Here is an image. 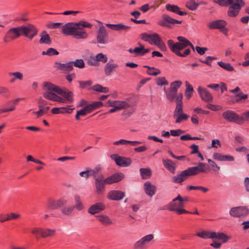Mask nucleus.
<instances>
[{"instance_id": "47", "label": "nucleus", "mask_w": 249, "mask_h": 249, "mask_svg": "<svg viewBox=\"0 0 249 249\" xmlns=\"http://www.w3.org/2000/svg\"><path fill=\"white\" fill-rule=\"evenodd\" d=\"M182 85L181 81H175L170 84V89L177 93L178 89Z\"/></svg>"}, {"instance_id": "42", "label": "nucleus", "mask_w": 249, "mask_h": 249, "mask_svg": "<svg viewBox=\"0 0 249 249\" xmlns=\"http://www.w3.org/2000/svg\"><path fill=\"white\" fill-rule=\"evenodd\" d=\"M143 67L148 69L147 73L148 75L157 76L160 73V70L159 69H156L154 67H151L147 65L144 66Z\"/></svg>"}, {"instance_id": "2", "label": "nucleus", "mask_w": 249, "mask_h": 249, "mask_svg": "<svg viewBox=\"0 0 249 249\" xmlns=\"http://www.w3.org/2000/svg\"><path fill=\"white\" fill-rule=\"evenodd\" d=\"M177 39L178 42L176 43H175L172 39L168 40L167 45L171 51L177 56L183 57H186L190 53V49H186L183 53H181L180 51L188 46L190 41L181 36L177 37Z\"/></svg>"}, {"instance_id": "32", "label": "nucleus", "mask_w": 249, "mask_h": 249, "mask_svg": "<svg viewBox=\"0 0 249 249\" xmlns=\"http://www.w3.org/2000/svg\"><path fill=\"white\" fill-rule=\"evenodd\" d=\"M165 8L167 11L178 14L180 16H184L187 14L185 12L180 11L179 7L176 5L167 4L165 6Z\"/></svg>"}, {"instance_id": "5", "label": "nucleus", "mask_w": 249, "mask_h": 249, "mask_svg": "<svg viewBox=\"0 0 249 249\" xmlns=\"http://www.w3.org/2000/svg\"><path fill=\"white\" fill-rule=\"evenodd\" d=\"M196 235L203 239L216 238L221 240L223 243L227 242L230 239L229 237L223 232H216L205 230L197 232Z\"/></svg>"}, {"instance_id": "64", "label": "nucleus", "mask_w": 249, "mask_h": 249, "mask_svg": "<svg viewBox=\"0 0 249 249\" xmlns=\"http://www.w3.org/2000/svg\"><path fill=\"white\" fill-rule=\"evenodd\" d=\"M87 113L85 112L83 108L78 110L77 111L76 114L75 116V118L76 120H80V116H85Z\"/></svg>"}, {"instance_id": "43", "label": "nucleus", "mask_w": 249, "mask_h": 249, "mask_svg": "<svg viewBox=\"0 0 249 249\" xmlns=\"http://www.w3.org/2000/svg\"><path fill=\"white\" fill-rule=\"evenodd\" d=\"M248 94L242 92H239L235 94L236 100L235 101L238 103H245V100L248 98Z\"/></svg>"}, {"instance_id": "61", "label": "nucleus", "mask_w": 249, "mask_h": 249, "mask_svg": "<svg viewBox=\"0 0 249 249\" xmlns=\"http://www.w3.org/2000/svg\"><path fill=\"white\" fill-rule=\"evenodd\" d=\"M0 94L8 97L10 95L9 89L6 87L0 86Z\"/></svg>"}, {"instance_id": "22", "label": "nucleus", "mask_w": 249, "mask_h": 249, "mask_svg": "<svg viewBox=\"0 0 249 249\" xmlns=\"http://www.w3.org/2000/svg\"><path fill=\"white\" fill-rule=\"evenodd\" d=\"M106 209V205L103 202H97L89 207L88 212L91 214H94L104 211Z\"/></svg>"}, {"instance_id": "30", "label": "nucleus", "mask_w": 249, "mask_h": 249, "mask_svg": "<svg viewBox=\"0 0 249 249\" xmlns=\"http://www.w3.org/2000/svg\"><path fill=\"white\" fill-rule=\"evenodd\" d=\"M227 25L226 21L223 20H215L211 22L209 25L208 27L211 29H223Z\"/></svg>"}, {"instance_id": "24", "label": "nucleus", "mask_w": 249, "mask_h": 249, "mask_svg": "<svg viewBox=\"0 0 249 249\" xmlns=\"http://www.w3.org/2000/svg\"><path fill=\"white\" fill-rule=\"evenodd\" d=\"M197 91L203 101L208 102L213 100V97L212 95L206 89L199 86L198 88Z\"/></svg>"}, {"instance_id": "11", "label": "nucleus", "mask_w": 249, "mask_h": 249, "mask_svg": "<svg viewBox=\"0 0 249 249\" xmlns=\"http://www.w3.org/2000/svg\"><path fill=\"white\" fill-rule=\"evenodd\" d=\"M21 36L19 26L13 27L8 30L6 33L3 38V41L4 42L7 43L19 38Z\"/></svg>"}, {"instance_id": "56", "label": "nucleus", "mask_w": 249, "mask_h": 249, "mask_svg": "<svg viewBox=\"0 0 249 249\" xmlns=\"http://www.w3.org/2000/svg\"><path fill=\"white\" fill-rule=\"evenodd\" d=\"M41 227H34L31 230V233L36 236V239H38L39 238V235L41 236Z\"/></svg>"}, {"instance_id": "50", "label": "nucleus", "mask_w": 249, "mask_h": 249, "mask_svg": "<svg viewBox=\"0 0 249 249\" xmlns=\"http://www.w3.org/2000/svg\"><path fill=\"white\" fill-rule=\"evenodd\" d=\"M74 208V207L73 206L65 207L61 209V212L63 215L69 216L72 213Z\"/></svg>"}, {"instance_id": "41", "label": "nucleus", "mask_w": 249, "mask_h": 249, "mask_svg": "<svg viewBox=\"0 0 249 249\" xmlns=\"http://www.w3.org/2000/svg\"><path fill=\"white\" fill-rule=\"evenodd\" d=\"M128 51L130 53H135L136 55H143V45L142 44H140L139 47H136L134 49L130 48L128 50Z\"/></svg>"}, {"instance_id": "7", "label": "nucleus", "mask_w": 249, "mask_h": 249, "mask_svg": "<svg viewBox=\"0 0 249 249\" xmlns=\"http://www.w3.org/2000/svg\"><path fill=\"white\" fill-rule=\"evenodd\" d=\"M223 118L229 122L235 123L238 125H242L245 122V118L239 116L235 111L227 110L222 113Z\"/></svg>"}, {"instance_id": "48", "label": "nucleus", "mask_w": 249, "mask_h": 249, "mask_svg": "<svg viewBox=\"0 0 249 249\" xmlns=\"http://www.w3.org/2000/svg\"><path fill=\"white\" fill-rule=\"evenodd\" d=\"M74 200L75 202V208L78 211H81L83 209L84 207L82 201L80 199V197L78 195L74 196Z\"/></svg>"}, {"instance_id": "21", "label": "nucleus", "mask_w": 249, "mask_h": 249, "mask_svg": "<svg viewBox=\"0 0 249 249\" xmlns=\"http://www.w3.org/2000/svg\"><path fill=\"white\" fill-rule=\"evenodd\" d=\"M124 196V192L120 190H111L108 193L107 198L109 200L118 201L122 199Z\"/></svg>"}, {"instance_id": "8", "label": "nucleus", "mask_w": 249, "mask_h": 249, "mask_svg": "<svg viewBox=\"0 0 249 249\" xmlns=\"http://www.w3.org/2000/svg\"><path fill=\"white\" fill-rule=\"evenodd\" d=\"M21 36L32 40L38 33V30L32 24L28 23L25 25L19 26Z\"/></svg>"}, {"instance_id": "14", "label": "nucleus", "mask_w": 249, "mask_h": 249, "mask_svg": "<svg viewBox=\"0 0 249 249\" xmlns=\"http://www.w3.org/2000/svg\"><path fill=\"white\" fill-rule=\"evenodd\" d=\"M106 184L107 183L103 175H99L95 177V185L97 195H102L104 193Z\"/></svg>"}, {"instance_id": "28", "label": "nucleus", "mask_w": 249, "mask_h": 249, "mask_svg": "<svg viewBox=\"0 0 249 249\" xmlns=\"http://www.w3.org/2000/svg\"><path fill=\"white\" fill-rule=\"evenodd\" d=\"M143 188L146 194L152 197L155 195L156 191V187L152 185L150 181H146L144 183Z\"/></svg>"}, {"instance_id": "15", "label": "nucleus", "mask_w": 249, "mask_h": 249, "mask_svg": "<svg viewBox=\"0 0 249 249\" xmlns=\"http://www.w3.org/2000/svg\"><path fill=\"white\" fill-rule=\"evenodd\" d=\"M154 238L153 234H147L139 240L136 242L133 245L134 249H144L147 247V244L150 242Z\"/></svg>"}, {"instance_id": "53", "label": "nucleus", "mask_w": 249, "mask_h": 249, "mask_svg": "<svg viewBox=\"0 0 249 249\" xmlns=\"http://www.w3.org/2000/svg\"><path fill=\"white\" fill-rule=\"evenodd\" d=\"M213 2L221 6H228L233 3V0H214Z\"/></svg>"}, {"instance_id": "19", "label": "nucleus", "mask_w": 249, "mask_h": 249, "mask_svg": "<svg viewBox=\"0 0 249 249\" xmlns=\"http://www.w3.org/2000/svg\"><path fill=\"white\" fill-rule=\"evenodd\" d=\"M141 39L145 41L149 42L150 44L156 45L158 42H160L161 38L157 33L148 34L142 33L141 34Z\"/></svg>"}, {"instance_id": "18", "label": "nucleus", "mask_w": 249, "mask_h": 249, "mask_svg": "<svg viewBox=\"0 0 249 249\" xmlns=\"http://www.w3.org/2000/svg\"><path fill=\"white\" fill-rule=\"evenodd\" d=\"M249 213V209L245 206L233 207L230 211L231 215L233 217L246 216Z\"/></svg>"}, {"instance_id": "45", "label": "nucleus", "mask_w": 249, "mask_h": 249, "mask_svg": "<svg viewBox=\"0 0 249 249\" xmlns=\"http://www.w3.org/2000/svg\"><path fill=\"white\" fill-rule=\"evenodd\" d=\"M165 94L167 99L170 102L174 101L175 98L177 99V96H178V95H177V93L170 89L169 90L165 91Z\"/></svg>"}, {"instance_id": "1", "label": "nucleus", "mask_w": 249, "mask_h": 249, "mask_svg": "<svg viewBox=\"0 0 249 249\" xmlns=\"http://www.w3.org/2000/svg\"><path fill=\"white\" fill-rule=\"evenodd\" d=\"M207 172L206 165L203 162H199L197 166L191 167L182 171L179 174L173 177L171 181L174 183H181L189 177L196 176L200 173Z\"/></svg>"}, {"instance_id": "39", "label": "nucleus", "mask_w": 249, "mask_h": 249, "mask_svg": "<svg viewBox=\"0 0 249 249\" xmlns=\"http://www.w3.org/2000/svg\"><path fill=\"white\" fill-rule=\"evenodd\" d=\"M140 172L142 179L149 178L152 175L151 170L150 168H141Z\"/></svg>"}, {"instance_id": "58", "label": "nucleus", "mask_w": 249, "mask_h": 249, "mask_svg": "<svg viewBox=\"0 0 249 249\" xmlns=\"http://www.w3.org/2000/svg\"><path fill=\"white\" fill-rule=\"evenodd\" d=\"M156 84L158 86H162L163 85H167L168 82L164 77H158L156 79Z\"/></svg>"}, {"instance_id": "31", "label": "nucleus", "mask_w": 249, "mask_h": 249, "mask_svg": "<svg viewBox=\"0 0 249 249\" xmlns=\"http://www.w3.org/2000/svg\"><path fill=\"white\" fill-rule=\"evenodd\" d=\"M71 106L67 107H54L51 110V112L53 114H64V113H71L74 110V108H71Z\"/></svg>"}, {"instance_id": "29", "label": "nucleus", "mask_w": 249, "mask_h": 249, "mask_svg": "<svg viewBox=\"0 0 249 249\" xmlns=\"http://www.w3.org/2000/svg\"><path fill=\"white\" fill-rule=\"evenodd\" d=\"M55 67L64 72H67L71 71L73 70V67L71 61L65 64L60 63L58 62L55 63Z\"/></svg>"}, {"instance_id": "40", "label": "nucleus", "mask_w": 249, "mask_h": 249, "mask_svg": "<svg viewBox=\"0 0 249 249\" xmlns=\"http://www.w3.org/2000/svg\"><path fill=\"white\" fill-rule=\"evenodd\" d=\"M76 24H77V27L78 28V30H82L84 32H86L84 29L82 28H80V26H82L83 28H88L90 29L92 27V24L89 22H87L85 20H80L78 22H76Z\"/></svg>"}, {"instance_id": "17", "label": "nucleus", "mask_w": 249, "mask_h": 249, "mask_svg": "<svg viewBox=\"0 0 249 249\" xmlns=\"http://www.w3.org/2000/svg\"><path fill=\"white\" fill-rule=\"evenodd\" d=\"M110 158L115 161L118 166L121 167H127L132 163L130 158L120 156L118 154H112Z\"/></svg>"}, {"instance_id": "27", "label": "nucleus", "mask_w": 249, "mask_h": 249, "mask_svg": "<svg viewBox=\"0 0 249 249\" xmlns=\"http://www.w3.org/2000/svg\"><path fill=\"white\" fill-rule=\"evenodd\" d=\"M183 95L180 93L178 94L176 99V107L173 113V117L178 115L183 112V105H182Z\"/></svg>"}, {"instance_id": "25", "label": "nucleus", "mask_w": 249, "mask_h": 249, "mask_svg": "<svg viewBox=\"0 0 249 249\" xmlns=\"http://www.w3.org/2000/svg\"><path fill=\"white\" fill-rule=\"evenodd\" d=\"M124 177V175L123 173H116L106 178V182L107 184H111L117 183L122 180Z\"/></svg>"}, {"instance_id": "54", "label": "nucleus", "mask_w": 249, "mask_h": 249, "mask_svg": "<svg viewBox=\"0 0 249 249\" xmlns=\"http://www.w3.org/2000/svg\"><path fill=\"white\" fill-rule=\"evenodd\" d=\"M59 53L56 50L52 48H49L46 51L42 52V55H48L49 56L57 55Z\"/></svg>"}, {"instance_id": "55", "label": "nucleus", "mask_w": 249, "mask_h": 249, "mask_svg": "<svg viewBox=\"0 0 249 249\" xmlns=\"http://www.w3.org/2000/svg\"><path fill=\"white\" fill-rule=\"evenodd\" d=\"M78 83L79 84V87L83 89L90 87L92 84V82L90 80L87 81H79Z\"/></svg>"}, {"instance_id": "33", "label": "nucleus", "mask_w": 249, "mask_h": 249, "mask_svg": "<svg viewBox=\"0 0 249 249\" xmlns=\"http://www.w3.org/2000/svg\"><path fill=\"white\" fill-rule=\"evenodd\" d=\"M162 162L165 168L173 174H175L176 164L170 160H163Z\"/></svg>"}, {"instance_id": "60", "label": "nucleus", "mask_w": 249, "mask_h": 249, "mask_svg": "<svg viewBox=\"0 0 249 249\" xmlns=\"http://www.w3.org/2000/svg\"><path fill=\"white\" fill-rule=\"evenodd\" d=\"M62 24L63 23L60 22L53 23L49 22L47 23L46 26L50 29H57L59 28L61 25H62Z\"/></svg>"}, {"instance_id": "4", "label": "nucleus", "mask_w": 249, "mask_h": 249, "mask_svg": "<svg viewBox=\"0 0 249 249\" xmlns=\"http://www.w3.org/2000/svg\"><path fill=\"white\" fill-rule=\"evenodd\" d=\"M44 89H47L48 90H53L57 94L61 95L67 100V103H72L73 101V94L71 91L68 90H63L58 86L49 82H45L43 83Z\"/></svg>"}, {"instance_id": "26", "label": "nucleus", "mask_w": 249, "mask_h": 249, "mask_svg": "<svg viewBox=\"0 0 249 249\" xmlns=\"http://www.w3.org/2000/svg\"><path fill=\"white\" fill-rule=\"evenodd\" d=\"M106 26L112 30L118 32H126L127 30L131 29L130 26L125 25L122 23H119L118 24L107 23L106 24Z\"/></svg>"}, {"instance_id": "6", "label": "nucleus", "mask_w": 249, "mask_h": 249, "mask_svg": "<svg viewBox=\"0 0 249 249\" xmlns=\"http://www.w3.org/2000/svg\"><path fill=\"white\" fill-rule=\"evenodd\" d=\"M184 207L181 199V196L178 195L172 200L167 206V209L170 211L175 212L178 214L189 213V212L183 209Z\"/></svg>"}, {"instance_id": "59", "label": "nucleus", "mask_w": 249, "mask_h": 249, "mask_svg": "<svg viewBox=\"0 0 249 249\" xmlns=\"http://www.w3.org/2000/svg\"><path fill=\"white\" fill-rule=\"evenodd\" d=\"M98 62L99 61L106 63L107 61V56L102 53H99L96 55Z\"/></svg>"}, {"instance_id": "63", "label": "nucleus", "mask_w": 249, "mask_h": 249, "mask_svg": "<svg viewBox=\"0 0 249 249\" xmlns=\"http://www.w3.org/2000/svg\"><path fill=\"white\" fill-rule=\"evenodd\" d=\"M170 133L173 136H179L181 134L184 133V131L181 129H178L177 130H171Z\"/></svg>"}, {"instance_id": "51", "label": "nucleus", "mask_w": 249, "mask_h": 249, "mask_svg": "<svg viewBox=\"0 0 249 249\" xmlns=\"http://www.w3.org/2000/svg\"><path fill=\"white\" fill-rule=\"evenodd\" d=\"M173 117L176 118V123L178 124L183 120H187L189 118V116L186 114L182 113Z\"/></svg>"}, {"instance_id": "12", "label": "nucleus", "mask_w": 249, "mask_h": 249, "mask_svg": "<svg viewBox=\"0 0 249 249\" xmlns=\"http://www.w3.org/2000/svg\"><path fill=\"white\" fill-rule=\"evenodd\" d=\"M67 203V200L64 198L56 200L50 198L46 203V207L49 210H55L65 206Z\"/></svg>"}, {"instance_id": "44", "label": "nucleus", "mask_w": 249, "mask_h": 249, "mask_svg": "<svg viewBox=\"0 0 249 249\" xmlns=\"http://www.w3.org/2000/svg\"><path fill=\"white\" fill-rule=\"evenodd\" d=\"M218 65L223 69L229 71H234V68L229 63H224L222 61H219L217 62Z\"/></svg>"}, {"instance_id": "10", "label": "nucleus", "mask_w": 249, "mask_h": 249, "mask_svg": "<svg viewBox=\"0 0 249 249\" xmlns=\"http://www.w3.org/2000/svg\"><path fill=\"white\" fill-rule=\"evenodd\" d=\"M109 36L107 31L103 25L99 26L97 31L96 40L100 44H106L108 42Z\"/></svg>"}, {"instance_id": "9", "label": "nucleus", "mask_w": 249, "mask_h": 249, "mask_svg": "<svg viewBox=\"0 0 249 249\" xmlns=\"http://www.w3.org/2000/svg\"><path fill=\"white\" fill-rule=\"evenodd\" d=\"M245 5V2L243 0H233V3L230 5L227 11L228 16L231 18L237 17L239 15L241 8Z\"/></svg>"}, {"instance_id": "62", "label": "nucleus", "mask_w": 249, "mask_h": 249, "mask_svg": "<svg viewBox=\"0 0 249 249\" xmlns=\"http://www.w3.org/2000/svg\"><path fill=\"white\" fill-rule=\"evenodd\" d=\"M27 160L28 161H33V162H34L35 163H36L37 164H41V165H45V163L44 162H43L42 161L39 160H37V159H34L32 156L31 155H28L27 157Z\"/></svg>"}, {"instance_id": "49", "label": "nucleus", "mask_w": 249, "mask_h": 249, "mask_svg": "<svg viewBox=\"0 0 249 249\" xmlns=\"http://www.w3.org/2000/svg\"><path fill=\"white\" fill-rule=\"evenodd\" d=\"M92 89L97 92L102 93H107L109 91V89L107 87H103L101 85L96 84L92 87Z\"/></svg>"}, {"instance_id": "52", "label": "nucleus", "mask_w": 249, "mask_h": 249, "mask_svg": "<svg viewBox=\"0 0 249 249\" xmlns=\"http://www.w3.org/2000/svg\"><path fill=\"white\" fill-rule=\"evenodd\" d=\"M71 62L73 67L74 66L79 69H82L85 67V63L84 60L82 59H76L75 61H72Z\"/></svg>"}, {"instance_id": "16", "label": "nucleus", "mask_w": 249, "mask_h": 249, "mask_svg": "<svg viewBox=\"0 0 249 249\" xmlns=\"http://www.w3.org/2000/svg\"><path fill=\"white\" fill-rule=\"evenodd\" d=\"M44 89L45 91L43 92V96L45 99L61 103H67V100L56 95L55 94L56 93L54 91L48 90L47 89L44 88Z\"/></svg>"}, {"instance_id": "13", "label": "nucleus", "mask_w": 249, "mask_h": 249, "mask_svg": "<svg viewBox=\"0 0 249 249\" xmlns=\"http://www.w3.org/2000/svg\"><path fill=\"white\" fill-rule=\"evenodd\" d=\"M182 21L175 19L169 15L163 14L162 16L161 19L158 21V24L162 27L171 28L175 24H181Z\"/></svg>"}, {"instance_id": "23", "label": "nucleus", "mask_w": 249, "mask_h": 249, "mask_svg": "<svg viewBox=\"0 0 249 249\" xmlns=\"http://www.w3.org/2000/svg\"><path fill=\"white\" fill-rule=\"evenodd\" d=\"M119 67V65L114 63L113 59H110L105 65L104 72L107 76H109Z\"/></svg>"}, {"instance_id": "46", "label": "nucleus", "mask_w": 249, "mask_h": 249, "mask_svg": "<svg viewBox=\"0 0 249 249\" xmlns=\"http://www.w3.org/2000/svg\"><path fill=\"white\" fill-rule=\"evenodd\" d=\"M88 171V174L87 177L93 176V178L95 179V177L99 175H103L100 171V168L96 167L94 169H92Z\"/></svg>"}, {"instance_id": "57", "label": "nucleus", "mask_w": 249, "mask_h": 249, "mask_svg": "<svg viewBox=\"0 0 249 249\" xmlns=\"http://www.w3.org/2000/svg\"><path fill=\"white\" fill-rule=\"evenodd\" d=\"M87 63L90 66H97L99 65V63L97 61L96 56H90L89 57Z\"/></svg>"}, {"instance_id": "3", "label": "nucleus", "mask_w": 249, "mask_h": 249, "mask_svg": "<svg viewBox=\"0 0 249 249\" xmlns=\"http://www.w3.org/2000/svg\"><path fill=\"white\" fill-rule=\"evenodd\" d=\"M77 24L75 22H68L62 27V33L66 36H72L77 39H85L88 34L83 30H78Z\"/></svg>"}, {"instance_id": "36", "label": "nucleus", "mask_w": 249, "mask_h": 249, "mask_svg": "<svg viewBox=\"0 0 249 249\" xmlns=\"http://www.w3.org/2000/svg\"><path fill=\"white\" fill-rule=\"evenodd\" d=\"M40 39L39 43L40 44H46L50 45L52 43L51 38L48 34L46 31H43L40 33Z\"/></svg>"}, {"instance_id": "35", "label": "nucleus", "mask_w": 249, "mask_h": 249, "mask_svg": "<svg viewBox=\"0 0 249 249\" xmlns=\"http://www.w3.org/2000/svg\"><path fill=\"white\" fill-rule=\"evenodd\" d=\"M98 220L104 226H109L112 224V220L107 215L100 214L96 215Z\"/></svg>"}, {"instance_id": "34", "label": "nucleus", "mask_w": 249, "mask_h": 249, "mask_svg": "<svg viewBox=\"0 0 249 249\" xmlns=\"http://www.w3.org/2000/svg\"><path fill=\"white\" fill-rule=\"evenodd\" d=\"M56 230L53 229L42 228L41 237L46 238L47 237H52L55 235Z\"/></svg>"}, {"instance_id": "37", "label": "nucleus", "mask_w": 249, "mask_h": 249, "mask_svg": "<svg viewBox=\"0 0 249 249\" xmlns=\"http://www.w3.org/2000/svg\"><path fill=\"white\" fill-rule=\"evenodd\" d=\"M204 2H200L199 3H196L195 0H189L185 4L186 7L191 11L196 10L199 4H203Z\"/></svg>"}, {"instance_id": "38", "label": "nucleus", "mask_w": 249, "mask_h": 249, "mask_svg": "<svg viewBox=\"0 0 249 249\" xmlns=\"http://www.w3.org/2000/svg\"><path fill=\"white\" fill-rule=\"evenodd\" d=\"M8 75L9 76H13V77L11 78L10 80V82L11 83L14 82L17 79L19 80L20 81H22L23 79V74L19 71L9 72Z\"/></svg>"}, {"instance_id": "20", "label": "nucleus", "mask_w": 249, "mask_h": 249, "mask_svg": "<svg viewBox=\"0 0 249 249\" xmlns=\"http://www.w3.org/2000/svg\"><path fill=\"white\" fill-rule=\"evenodd\" d=\"M107 106L108 107H115L119 110L126 109L129 107V105L127 102L118 100H108Z\"/></svg>"}]
</instances>
